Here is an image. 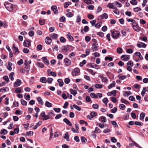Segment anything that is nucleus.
<instances>
[{
  "mask_svg": "<svg viewBox=\"0 0 148 148\" xmlns=\"http://www.w3.org/2000/svg\"><path fill=\"white\" fill-rule=\"evenodd\" d=\"M127 21L131 22L133 23L132 25L134 30L137 32H139L141 29V28L138 25L136 22V21L133 19H127Z\"/></svg>",
  "mask_w": 148,
  "mask_h": 148,
  "instance_id": "1",
  "label": "nucleus"
},
{
  "mask_svg": "<svg viewBox=\"0 0 148 148\" xmlns=\"http://www.w3.org/2000/svg\"><path fill=\"white\" fill-rule=\"evenodd\" d=\"M4 5L6 9L10 12H12L13 10V5L9 3H5Z\"/></svg>",
  "mask_w": 148,
  "mask_h": 148,
  "instance_id": "2",
  "label": "nucleus"
},
{
  "mask_svg": "<svg viewBox=\"0 0 148 148\" xmlns=\"http://www.w3.org/2000/svg\"><path fill=\"white\" fill-rule=\"evenodd\" d=\"M120 33L119 31H114L112 32L111 33V36L114 39H117L119 36Z\"/></svg>",
  "mask_w": 148,
  "mask_h": 148,
  "instance_id": "3",
  "label": "nucleus"
},
{
  "mask_svg": "<svg viewBox=\"0 0 148 148\" xmlns=\"http://www.w3.org/2000/svg\"><path fill=\"white\" fill-rule=\"evenodd\" d=\"M94 43L92 45V49L93 51H96L98 47L97 46L98 44L97 42V40L96 39L94 40Z\"/></svg>",
  "mask_w": 148,
  "mask_h": 148,
  "instance_id": "4",
  "label": "nucleus"
},
{
  "mask_svg": "<svg viewBox=\"0 0 148 148\" xmlns=\"http://www.w3.org/2000/svg\"><path fill=\"white\" fill-rule=\"evenodd\" d=\"M80 72V70L79 69L76 68L72 72V75L73 76H76Z\"/></svg>",
  "mask_w": 148,
  "mask_h": 148,
  "instance_id": "5",
  "label": "nucleus"
},
{
  "mask_svg": "<svg viewBox=\"0 0 148 148\" xmlns=\"http://www.w3.org/2000/svg\"><path fill=\"white\" fill-rule=\"evenodd\" d=\"M12 49L14 51V53L15 55H17L18 54L20 51L17 47H15V45L13 44L12 45Z\"/></svg>",
  "mask_w": 148,
  "mask_h": 148,
  "instance_id": "6",
  "label": "nucleus"
},
{
  "mask_svg": "<svg viewBox=\"0 0 148 148\" xmlns=\"http://www.w3.org/2000/svg\"><path fill=\"white\" fill-rule=\"evenodd\" d=\"M121 58L123 61H128L130 58V56L128 55H122L121 57Z\"/></svg>",
  "mask_w": 148,
  "mask_h": 148,
  "instance_id": "7",
  "label": "nucleus"
},
{
  "mask_svg": "<svg viewBox=\"0 0 148 148\" xmlns=\"http://www.w3.org/2000/svg\"><path fill=\"white\" fill-rule=\"evenodd\" d=\"M21 84V80L18 79H17L16 81L14 83V86L15 87H18Z\"/></svg>",
  "mask_w": 148,
  "mask_h": 148,
  "instance_id": "8",
  "label": "nucleus"
},
{
  "mask_svg": "<svg viewBox=\"0 0 148 148\" xmlns=\"http://www.w3.org/2000/svg\"><path fill=\"white\" fill-rule=\"evenodd\" d=\"M23 45L25 47H28L31 45V42L28 40H26L24 42Z\"/></svg>",
  "mask_w": 148,
  "mask_h": 148,
  "instance_id": "9",
  "label": "nucleus"
},
{
  "mask_svg": "<svg viewBox=\"0 0 148 148\" xmlns=\"http://www.w3.org/2000/svg\"><path fill=\"white\" fill-rule=\"evenodd\" d=\"M45 41L47 44L49 45L52 42V39L50 37L47 36L46 38Z\"/></svg>",
  "mask_w": 148,
  "mask_h": 148,
  "instance_id": "10",
  "label": "nucleus"
},
{
  "mask_svg": "<svg viewBox=\"0 0 148 148\" xmlns=\"http://www.w3.org/2000/svg\"><path fill=\"white\" fill-rule=\"evenodd\" d=\"M64 62L67 66L70 65L71 63V61L67 58H66L64 59Z\"/></svg>",
  "mask_w": 148,
  "mask_h": 148,
  "instance_id": "11",
  "label": "nucleus"
},
{
  "mask_svg": "<svg viewBox=\"0 0 148 148\" xmlns=\"http://www.w3.org/2000/svg\"><path fill=\"white\" fill-rule=\"evenodd\" d=\"M137 46L139 48H145L146 47V45L144 43L140 42L137 44Z\"/></svg>",
  "mask_w": 148,
  "mask_h": 148,
  "instance_id": "12",
  "label": "nucleus"
},
{
  "mask_svg": "<svg viewBox=\"0 0 148 148\" xmlns=\"http://www.w3.org/2000/svg\"><path fill=\"white\" fill-rule=\"evenodd\" d=\"M51 10L53 11L55 14H57L58 13V11L57 9V7L56 5H52L51 7Z\"/></svg>",
  "mask_w": 148,
  "mask_h": 148,
  "instance_id": "13",
  "label": "nucleus"
},
{
  "mask_svg": "<svg viewBox=\"0 0 148 148\" xmlns=\"http://www.w3.org/2000/svg\"><path fill=\"white\" fill-rule=\"evenodd\" d=\"M67 37L70 41L72 42L74 40L73 37L71 36V34L69 32L68 33L67 35Z\"/></svg>",
  "mask_w": 148,
  "mask_h": 148,
  "instance_id": "14",
  "label": "nucleus"
},
{
  "mask_svg": "<svg viewBox=\"0 0 148 148\" xmlns=\"http://www.w3.org/2000/svg\"><path fill=\"white\" fill-rule=\"evenodd\" d=\"M63 121L65 122L66 124L69 126H71L72 125V124L71 123L70 121L67 119L64 118L63 119Z\"/></svg>",
  "mask_w": 148,
  "mask_h": 148,
  "instance_id": "15",
  "label": "nucleus"
},
{
  "mask_svg": "<svg viewBox=\"0 0 148 148\" xmlns=\"http://www.w3.org/2000/svg\"><path fill=\"white\" fill-rule=\"evenodd\" d=\"M101 132V130L99 129L97 127H96L95 128V130L92 132V134L100 133Z\"/></svg>",
  "mask_w": 148,
  "mask_h": 148,
  "instance_id": "16",
  "label": "nucleus"
},
{
  "mask_svg": "<svg viewBox=\"0 0 148 148\" xmlns=\"http://www.w3.org/2000/svg\"><path fill=\"white\" fill-rule=\"evenodd\" d=\"M42 59L43 60V62L47 65L49 64V62L48 60L45 57H43L42 58Z\"/></svg>",
  "mask_w": 148,
  "mask_h": 148,
  "instance_id": "17",
  "label": "nucleus"
},
{
  "mask_svg": "<svg viewBox=\"0 0 148 148\" xmlns=\"http://www.w3.org/2000/svg\"><path fill=\"white\" fill-rule=\"evenodd\" d=\"M99 120L103 123H105L107 120L106 118L103 116H101L99 118Z\"/></svg>",
  "mask_w": 148,
  "mask_h": 148,
  "instance_id": "18",
  "label": "nucleus"
},
{
  "mask_svg": "<svg viewBox=\"0 0 148 148\" xmlns=\"http://www.w3.org/2000/svg\"><path fill=\"white\" fill-rule=\"evenodd\" d=\"M58 82L59 83V84L60 87H61L63 86L64 83L61 79H58Z\"/></svg>",
  "mask_w": 148,
  "mask_h": 148,
  "instance_id": "19",
  "label": "nucleus"
},
{
  "mask_svg": "<svg viewBox=\"0 0 148 148\" xmlns=\"http://www.w3.org/2000/svg\"><path fill=\"white\" fill-rule=\"evenodd\" d=\"M64 138L66 139V141H69L70 139L69 138V134L67 132H66L64 134Z\"/></svg>",
  "mask_w": 148,
  "mask_h": 148,
  "instance_id": "20",
  "label": "nucleus"
},
{
  "mask_svg": "<svg viewBox=\"0 0 148 148\" xmlns=\"http://www.w3.org/2000/svg\"><path fill=\"white\" fill-rule=\"evenodd\" d=\"M69 46L68 45L63 46L62 47V49L63 51H67L69 50Z\"/></svg>",
  "mask_w": 148,
  "mask_h": 148,
  "instance_id": "21",
  "label": "nucleus"
},
{
  "mask_svg": "<svg viewBox=\"0 0 148 148\" xmlns=\"http://www.w3.org/2000/svg\"><path fill=\"white\" fill-rule=\"evenodd\" d=\"M37 100L38 101L39 103L41 105H43V102L40 97H38L37 98Z\"/></svg>",
  "mask_w": 148,
  "mask_h": 148,
  "instance_id": "22",
  "label": "nucleus"
},
{
  "mask_svg": "<svg viewBox=\"0 0 148 148\" xmlns=\"http://www.w3.org/2000/svg\"><path fill=\"white\" fill-rule=\"evenodd\" d=\"M51 37L53 39H57L58 38V36L57 34H52L50 35Z\"/></svg>",
  "mask_w": 148,
  "mask_h": 148,
  "instance_id": "23",
  "label": "nucleus"
},
{
  "mask_svg": "<svg viewBox=\"0 0 148 148\" xmlns=\"http://www.w3.org/2000/svg\"><path fill=\"white\" fill-rule=\"evenodd\" d=\"M119 78L120 79L123 80L127 76L125 75H123L121 74H119L118 75Z\"/></svg>",
  "mask_w": 148,
  "mask_h": 148,
  "instance_id": "24",
  "label": "nucleus"
},
{
  "mask_svg": "<svg viewBox=\"0 0 148 148\" xmlns=\"http://www.w3.org/2000/svg\"><path fill=\"white\" fill-rule=\"evenodd\" d=\"M36 65L38 67L41 68H43L44 66V64L40 62H37Z\"/></svg>",
  "mask_w": 148,
  "mask_h": 148,
  "instance_id": "25",
  "label": "nucleus"
},
{
  "mask_svg": "<svg viewBox=\"0 0 148 148\" xmlns=\"http://www.w3.org/2000/svg\"><path fill=\"white\" fill-rule=\"evenodd\" d=\"M41 124V121H40L36 123V125L34 126V127H33V129L35 130Z\"/></svg>",
  "mask_w": 148,
  "mask_h": 148,
  "instance_id": "26",
  "label": "nucleus"
},
{
  "mask_svg": "<svg viewBox=\"0 0 148 148\" xmlns=\"http://www.w3.org/2000/svg\"><path fill=\"white\" fill-rule=\"evenodd\" d=\"M2 90H3L4 92H6L9 90V88L7 87H3V88L0 89V92H1Z\"/></svg>",
  "mask_w": 148,
  "mask_h": 148,
  "instance_id": "27",
  "label": "nucleus"
},
{
  "mask_svg": "<svg viewBox=\"0 0 148 148\" xmlns=\"http://www.w3.org/2000/svg\"><path fill=\"white\" fill-rule=\"evenodd\" d=\"M40 81L41 82L45 83L46 82H47L46 78L45 77H41L40 79Z\"/></svg>",
  "mask_w": 148,
  "mask_h": 148,
  "instance_id": "28",
  "label": "nucleus"
},
{
  "mask_svg": "<svg viewBox=\"0 0 148 148\" xmlns=\"http://www.w3.org/2000/svg\"><path fill=\"white\" fill-rule=\"evenodd\" d=\"M12 63L10 62H8V66L7 67V69L10 71H11L12 70V68L11 67L12 66Z\"/></svg>",
  "mask_w": 148,
  "mask_h": 148,
  "instance_id": "29",
  "label": "nucleus"
},
{
  "mask_svg": "<svg viewBox=\"0 0 148 148\" xmlns=\"http://www.w3.org/2000/svg\"><path fill=\"white\" fill-rule=\"evenodd\" d=\"M0 134H6L8 133V131L5 129H3L1 130L0 132Z\"/></svg>",
  "mask_w": 148,
  "mask_h": 148,
  "instance_id": "30",
  "label": "nucleus"
},
{
  "mask_svg": "<svg viewBox=\"0 0 148 148\" xmlns=\"http://www.w3.org/2000/svg\"><path fill=\"white\" fill-rule=\"evenodd\" d=\"M121 101L122 103H124L125 104L128 105L130 104L129 102L123 98H122L121 99Z\"/></svg>",
  "mask_w": 148,
  "mask_h": 148,
  "instance_id": "31",
  "label": "nucleus"
},
{
  "mask_svg": "<svg viewBox=\"0 0 148 148\" xmlns=\"http://www.w3.org/2000/svg\"><path fill=\"white\" fill-rule=\"evenodd\" d=\"M145 116V114L143 112H142L140 114V119L141 120H143Z\"/></svg>",
  "mask_w": 148,
  "mask_h": 148,
  "instance_id": "32",
  "label": "nucleus"
},
{
  "mask_svg": "<svg viewBox=\"0 0 148 148\" xmlns=\"http://www.w3.org/2000/svg\"><path fill=\"white\" fill-rule=\"evenodd\" d=\"M115 82L114 81H113L112 82V83L110 84V85H109L108 86V88L109 89H110L113 87L114 86H115Z\"/></svg>",
  "mask_w": 148,
  "mask_h": 148,
  "instance_id": "33",
  "label": "nucleus"
},
{
  "mask_svg": "<svg viewBox=\"0 0 148 148\" xmlns=\"http://www.w3.org/2000/svg\"><path fill=\"white\" fill-rule=\"evenodd\" d=\"M90 116H91V118H93L94 116H95L97 115V113L95 112H92L90 113Z\"/></svg>",
  "mask_w": 148,
  "mask_h": 148,
  "instance_id": "34",
  "label": "nucleus"
},
{
  "mask_svg": "<svg viewBox=\"0 0 148 148\" xmlns=\"http://www.w3.org/2000/svg\"><path fill=\"white\" fill-rule=\"evenodd\" d=\"M45 105L46 106L49 108L51 107L52 106V104L48 101L46 102Z\"/></svg>",
  "mask_w": 148,
  "mask_h": 148,
  "instance_id": "35",
  "label": "nucleus"
},
{
  "mask_svg": "<svg viewBox=\"0 0 148 148\" xmlns=\"http://www.w3.org/2000/svg\"><path fill=\"white\" fill-rule=\"evenodd\" d=\"M70 91L71 93L74 96H75L77 93V91L76 90L71 89Z\"/></svg>",
  "mask_w": 148,
  "mask_h": 148,
  "instance_id": "36",
  "label": "nucleus"
},
{
  "mask_svg": "<svg viewBox=\"0 0 148 148\" xmlns=\"http://www.w3.org/2000/svg\"><path fill=\"white\" fill-rule=\"evenodd\" d=\"M127 66L132 67L133 66V62L131 60L129 61L127 63Z\"/></svg>",
  "mask_w": 148,
  "mask_h": 148,
  "instance_id": "37",
  "label": "nucleus"
},
{
  "mask_svg": "<svg viewBox=\"0 0 148 148\" xmlns=\"http://www.w3.org/2000/svg\"><path fill=\"white\" fill-rule=\"evenodd\" d=\"M73 107L78 111H80L81 110V108L80 107L75 104L73 105Z\"/></svg>",
  "mask_w": 148,
  "mask_h": 148,
  "instance_id": "38",
  "label": "nucleus"
},
{
  "mask_svg": "<svg viewBox=\"0 0 148 148\" xmlns=\"http://www.w3.org/2000/svg\"><path fill=\"white\" fill-rule=\"evenodd\" d=\"M14 72H11L9 75V77L12 81H13L14 79L13 75H14Z\"/></svg>",
  "mask_w": 148,
  "mask_h": 148,
  "instance_id": "39",
  "label": "nucleus"
},
{
  "mask_svg": "<svg viewBox=\"0 0 148 148\" xmlns=\"http://www.w3.org/2000/svg\"><path fill=\"white\" fill-rule=\"evenodd\" d=\"M39 21L40 24L41 25H44L45 24V21L44 19H39Z\"/></svg>",
  "mask_w": 148,
  "mask_h": 148,
  "instance_id": "40",
  "label": "nucleus"
},
{
  "mask_svg": "<svg viewBox=\"0 0 148 148\" xmlns=\"http://www.w3.org/2000/svg\"><path fill=\"white\" fill-rule=\"evenodd\" d=\"M21 104L23 105H25V106H26L27 105V102L23 100V99H21Z\"/></svg>",
  "mask_w": 148,
  "mask_h": 148,
  "instance_id": "41",
  "label": "nucleus"
},
{
  "mask_svg": "<svg viewBox=\"0 0 148 148\" xmlns=\"http://www.w3.org/2000/svg\"><path fill=\"white\" fill-rule=\"evenodd\" d=\"M87 70L92 75H95V74L96 73L95 72H94L93 70L92 69H88Z\"/></svg>",
  "mask_w": 148,
  "mask_h": 148,
  "instance_id": "42",
  "label": "nucleus"
},
{
  "mask_svg": "<svg viewBox=\"0 0 148 148\" xmlns=\"http://www.w3.org/2000/svg\"><path fill=\"white\" fill-rule=\"evenodd\" d=\"M90 95L92 98H97V95L94 93H91L90 94Z\"/></svg>",
  "mask_w": 148,
  "mask_h": 148,
  "instance_id": "43",
  "label": "nucleus"
},
{
  "mask_svg": "<svg viewBox=\"0 0 148 148\" xmlns=\"http://www.w3.org/2000/svg\"><path fill=\"white\" fill-rule=\"evenodd\" d=\"M101 18H108V15L106 13H104L101 16Z\"/></svg>",
  "mask_w": 148,
  "mask_h": 148,
  "instance_id": "44",
  "label": "nucleus"
},
{
  "mask_svg": "<svg viewBox=\"0 0 148 148\" xmlns=\"http://www.w3.org/2000/svg\"><path fill=\"white\" fill-rule=\"evenodd\" d=\"M71 4V2H65L64 4V7L65 8H67L68 6Z\"/></svg>",
  "mask_w": 148,
  "mask_h": 148,
  "instance_id": "45",
  "label": "nucleus"
},
{
  "mask_svg": "<svg viewBox=\"0 0 148 148\" xmlns=\"http://www.w3.org/2000/svg\"><path fill=\"white\" fill-rule=\"evenodd\" d=\"M131 94L132 93L130 91H129L128 92L126 91L123 94V95L125 97L126 96L128 97L129 95Z\"/></svg>",
  "mask_w": 148,
  "mask_h": 148,
  "instance_id": "46",
  "label": "nucleus"
},
{
  "mask_svg": "<svg viewBox=\"0 0 148 148\" xmlns=\"http://www.w3.org/2000/svg\"><path fill=\"white\" fill-rule=\"evenodd\" d=\"M25 71H26V72H28L30 69V66L29 65H26V66H25Z\"/></svg>",
  "mask_w": 148,
  "mask_h": 148,
  "instance_id": "47",
  "label": "nucleus"
},
{
  "mask_svg": "<svg viewBox=\"0 0 148 148\" xmlns=\"http://www.w3.org/2000/svg\"><path fill=\"white\" fill-rule=\"evenodd\" d=\"M116 51L118 53L121 54L123 50L121 48L118 47Z\"/></svg>",
  "mask_w": 148,
  "mask_h": 148,
  "instance_id": "48",
  "label": "nucleus"
},
{
  "mask_svg": "<svg viewBox=\"0 0 148 148\" xmlns=\"http://www.w3.org/2000/svg\"><path fill=\"white\" fill-rule=\"evenodd\" d=\"M107 6L110 8H114V6L113 5V4L112 3H108L107 5Z\"/></svg>",
  "mask_w": 148,
  "mask_h": 148,
  "instance_id": "49",
  "label": "nucleus"
},
{
  "mask_svg": "<svg viewBox=\"0 0 148 148\" xmlns=\"http://www.w3.org/2000/svg\"><path fill=\"white\" fill-rule=\"evenodd\" d=\"M103 85L102 84L101 85L100 84H96L95 85V87L97 88H101L103 87Z\"/></svg>",
  "mask_w": 148,
  "mask_h": 148,
  "instance_id": "50",
  "label": "nucleus"
},
{
  "mask_svg": "<svg viewBox=\"0 0 148 148\" xmlns=\"http://www.w3.org/2000/svg\"><path fill=\"white\" fill-rule=\"evenodd\" d=\"M64 82L65 84H68L70 82V79L69 78H66L64 79Z\"/></svg>",
  "mask_w": 148,
  "mask_h": 148,
  "instance_id": "51",
  "label": "nucleus"
},
{
  "mask_svg": "<svg viewBox=\"0 0 148 148\" xmlns=\"http://www.w3.org/2000/svg\"><path fill=\"white\" fill-rule=\"evenodd\" d=\"M86 61L85 60H83L82 62H80L79 63V66H83L86 63Z\"/></svg>",
  "mask_w": 148,
  "mask_h": 148,
  "instance_id": "52",
  "label": "nucleus"
},
{
  "mask_svg": "<svg viewBox=\"0 0 148 148\" xmlns=\"http://www.w3.org/2000/svg\"><path fill=\"white\" fill-rule=\"evenodd\" d=\"M105 60L106 61L109 60L110 61H111L112 60L113 58L111 57L107 56L105 57Z\"/></svg>",
  "mask_w": 148,
  "mask_h": 148,
  "instance_id": "53",
  "label": "nucleus"
},
{
  "mask_svg": "<svg viewBox=\"0 0 148 148\" xmlns=\"http://www.w3.org/2000/svg\"><path fill=\"white\" fill-rule=\"evenodd\" d=\"M103 102L107 105V103L108 102V99L107 98H105L102 100Z\"/></svg>",
  "mask_w": 148,
  "mask_h": 148,
  "instance_id": "54",
  "label": "nucleus"
},
{
  "mask_svg": "<svg viewBox=\"0 0 148 148\" xmlns=\"http://www.w3.org/2000/svg\"><path fill=\"white\" fill-rule=\"evenodd\" d=\"M130 3L132 5H136L137 4V2L136 0H132L130 1Z\"/></svg>",
  "mask_w": 148,
  "mask_h": 148,
  "instance_id": "55",
  "label": "nucleus"
},
{
  "mask_svg": "<svg viewBox=\"0 0 148 148\" xmlns=\"http://www.w3.org/2000/svg\"><path fill=\"white\" fill-rule=\"evenodd\" d=\"M129 99L130 100L133 101H136L135 98L132 96H130L129 98Z\"/></svg>",
  "mask_w": 148,
  "mask_h": 148,
  "instance_id": "56",
  "label": "nucleus"
},
{
  "mask_svg": "<svg viewBox=\"0 0 148 148\" xmlns=\"http://www.w3.org/2000/svg\"><path fill=\"white\" fill-rule=\"evenodd\" d=\"M132 142L133 143V144H134V145L136 147H139V148H142L141 147H140L139 146V145L135 141L133 140Z\"/></svg>",
  "mask_w": 148,
  "mask_h": 148,
  "instance_id": "57",
  "label": "nucleus"
},
{
  "mask_svg": "<svg viewBox=\"0 0 148 148\" xmlns=\"http://www.w3.org/2000/svg\"><path fill=\"white\" fill-rule=\"evenodd\" d=\"M119 107L120 109L124 110L125 108V106L124 104H120Z\"/></svg>",
  "mask_w": 148,
  "mask_h": 148,
  "instance_id": "58",
  "label": "nucleus"
},
{
  "mask_svg": "<svg viewBox=\"0 0 148 148\" xmlns=\"http://www.w3.org/2000/svg\"><path fill=\"white\" fill-rule=\"evenodd\" d=\"M3 79L6 82H8L9 81V79L8 77L7 76H4L3 77Z\"/></svg>",
  "mask_w": 148,
  "mask_h": 148,
  "instance_id": "59",
  "label": "nucleus"
},
{
  "mask_svg": "<svg viewBox=\"0 0 148 148\" xmlns=\"http://www.w3.org/2000/svg\"><path fill=\"white\" fill-rule=\"evenodd\" d=\"M111 124L113 125H114L115 127H117L118 125L114 121H111Z\"/></svg>",
  "mask_w": 148,
  "mask_h": 148,
  "instance_id": "60",
  "label": "nucleus"
},
{
  "mask_svg": "<svg viewBox=\"0 0 148 148\" xmlns=\"http://www.w3.org/2000/svg\"><path fill=\"white\" fill-rule=\"evenodd\" d=\"M36 48L37 49L39 50H41L42 49V45L39 44L37 45Z\"/></svg>",
  "mask_w": 148,
  "mask_h": 148,
  "instance_id": "61",
  "label": "nucleus"
},
{
  "mask_svg": "<svg viewBox=\"0 0 148 148\" xmlns=\"http://www.w3.org/2000/svg\"><path fill=\"white\" fill-rule=\"evenodd\" d=\"M97 35L103 38L104 36V34L102 32H100L97 33Z\"/></svg>",
  "mask_w": 148,
  "mask_h": 148,
  "instance_id": "62",
  "label": "nucleus"
},
{
  "mask_svg": "<svg viewBox=\"0 0 148 148\" xmlns=\"http://www.w3.org/2000/svg\"><path fill=\"white\" fill-rule=\"evenodd\" d=\"M66 16L68 17H71L73 16L72 13L71 12H68L66 14Z\"/></svg>",
  "mask_w": 148,
  "mask_h": 148,
  "instance_id": "63",
  "label": "nucleus"
},
{
  "mask_svg": "<svg viewBox=\"0 0 148 148\" xmlns=\"http://www.w3.org/2000/svg\"><path fill=\"white\" fill-rule=\"evenodd\" d=\"M117 108L116 107H114V108L111 110V112L112 113H115L116 112L117 110Z\"/></svg>",
  "mask_w": 148,
  "mask_h": 148,
  "instance_id": "64",
  "label": "nucleus"
}]
</instances>
